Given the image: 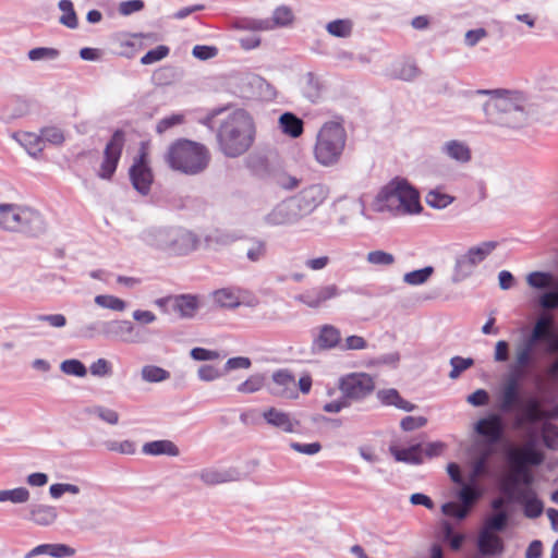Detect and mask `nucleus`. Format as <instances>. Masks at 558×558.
<instances>
[{
    "label": "nucleus",
    "instance_id": "nucleus-20",
    "mask_svg": "<svg viewBox=\"0 0 558 558\" xmlns=\"http://www.w3.org/2000/svg\"><path fill=\"white\" fill-rule=\"evenodd\" d=\"M130 179L134 189L142 195L149 193L153 183V173L145 154H142L130 168Z\"/></svg>",
    "mask_w": 558,
    "mask_h": 558
},
{
    "label": "nucleus",
    "instance_id": "nucleus-22",
    "mask_svg": "<svg viewBox=\"0 0 558 558\" xmlns=\"http://www.w3.org/2000/svg\"><path fill=\"white\" fill-rule=\"evenodd\" d=\"M537 344L541 342H553L556 340L555 320L549 313L539 315L530 333L525 335Z\"/></svg>",
    "mask_w": 558,
    "mask_h": 558
},
{
    "label": "nucleus",
    "instance_id": "nucleus-46",
    "mask_svg": "<svg viewBox=\"0 0 558 558\" xmlns=\"http://www.w3.org/2000/svg\"><path fill=\"white\" fill-rule=\"evenodd\" d=\"M60 54V51L52 47H36L27 52V58L33 62H49L57 60Z\"/></svg>",
    "mask_w": 558,
    "mask_h": 558
},
{
    "label": "nucleus",
    "instance_id": "nucleus-47",
    "mask_svg": "<svg viewBox=\"0 0 558 558\" xmlns=\"http://www.w3.org/2000/svg\"><path fill=\"white\" fill-rule=\"evenodd\" d=\"M527 283L535 289H547L557 284L554 276L549 272L534 271L527 275Z\"/></svg>",
    "mask_w": 558,
    "mask_h": 558
},
{
    "label": "nucleus",
    "instance_id": "nucleus-54",
    "mask_svg": "<svg viewBox=\"0 0 558 558\" xmlns=\"http://www.w3.org/2000/svg\"><path fill=\"white\" fill-rule=\"evenodd\" d=\"M393 73L400 80L412 81L417 77L420 70L413 61H404L396 66Z\"/></svg>",
    "mask_w": 558,
    "mask_h": 558
},
{
    "label": "nucleus",
    "instance_id": "nucleus-25",
    "mask_svg": "<svg viewBox=\"0 0 558 558\" xmlns=\"http://www.w3.org/2000/svg\"><path fill=\"white\" fill-rule=\"evenodd\" d=\"M262 416L272 427L281 429L284 433H299L300 422L276 408H269L262 413Z\"/></svg>",
    "mask_w": 558,
    "mask_h": 558
},
{
    "label": "nucleus",
    "instance_id": "nucleus-43",
    "mask_svg": "<svg viewBox=\"0 0 558 558\" xmlns=\"http://www.w3.org/2000/svg\"><path fill=\"white\" fill-rule=\"evenodd\" d=\"M509 518L508 511L494 512L485 519L482 530L493 533L502 532L508 525Z\"/></svg>",
    "mask_w": 558,
    "mask_h": 558
},
{
    "label": "nucleus",
    "instance_id": "nucleus-11",
    "mask_svg": "<svg viewBox=\"0 0 558 558\" xmlns=\"http://www.w3.org/2000/svg\"><path fill=\"white\" fill-rule=\"evenodd\" d=\"M125 143V134L117 130L104 149V157L97 175L102 180H110L118 167Z\"/></svg>",
    "mask_w": 558,
    "mask_h": 558
},
{
    "label": "nucleus",
    "instance_id": "nucleus-1",
    "mask_svg": "<svg viewBox=\"0 0 558 558\" xmlns=\"http://www.w3.org/2000/svg\"><path fill=\"white\" fill-rule=\"evenodd\" d=\"M476 95H487L483 110L488 121L509 129H521L527 122L526 100L519 92L508 89H477Z\"/></svg>",
    "mask_w": 558,
    "mask_h": 558
},
{
    "label": "nucleus",
    "instance_id": "nucleus-53",
    "mask_svg": "<svg viewBox=\"0 0 558 558\" xmlns=\"http://www.w3.org/2000/svg\"><path fill=\"white\" fill-rule=\"evenodd\" d=\"M86 412L90 415L97 416L110 425H117L119 423V413L112 409L102 405H95L88 408Z\"/></svg>",
    "mask_w": 558,
    "mask_h": 558
},
{
    "label": "nucleus",
    "instance_id": "nucleus-7",
    "mask_svg": "<svg viewBox=\"0 0 558 558\" xmlns=\"http://www.w3.org/2000/svg\"><path fill=\"white\" fill-rule=\"evenodd\" d=\"M379 195L390 210L400 214H417L422 210L418 193L405 180L391 182Z\"/></svg>",
    "mask_w": 558,
    "mask_h": 558
},
{
    "label": "nucleus",
    "instance_id": "nucleus-62",
    "mask_svg": "<svg viewBox=\"0 0 558 558\" xmlns=\"http://www.w3.org/2000/svg\"><path fill=\"white\" fill-rule=\"evenodd\" d=\"M225 372L222 369L210 364L201 365L197 369V376L202 381H214L216 379L221 378Z\"/></svg>",
    "mask_w": 558,
    "mask_h": 558
},
{
    "label": "nucleus",
    "instance_id": "nucleus-2",
    "mask_svg": "<svg viewBox=\"0 0 558 558\" xmlns=\"http://www.w3.org/2000/svg\"><path fill=\"white\" fill-rule=\"evenodd\" d=\"M255 126L252 117L236 109L221 123L217 141L222 154L235 158L246 153L254 142Z\"/></svg>",
    "mask_w": 558,
    "mask_h": 558
},
{
    "label": "nucleus",
    "instance_id": "nucleus-38",
    "mask_svg": "<svg viewBox=\"0 0 558 558\" xmlns=\"http://www.w3.org/2000/svg\"><path fill=\"white\" fill-rule=\"evenodd\" d=\"M215 304L223 308H235L240 306L239 293L232 288H222L213 293Z\"/></svg>",
    "mask_w": 558,
    "mask_h": 558
},
{
    "label": "nucleus",
    "instance_id": "nucleus-50",
    "mask_svg": "<svg viewBox=\"0 0 558 558\" xmlns=\"http://www.w3.org/2000/svg\"><path fill=\"white\" fill-rule=\"evenodd\" d=\"M89 373L94 377L108 378L113 375V366L110 361L104 357H99L94 361L88 368Z\"/></svg>",
    "mask_w": 558,
    "mask_h": 558
},
{
    "label": "nucleus",
    "instance_id": "nucleus-42",
    "mask_svg": "<svg viewBox=\"0 0 558 558\" xmlns=\"http://www.w3.org/2000/svg\"><path fill=\"white\" fill-rule=\"evenodd\" d=\"M326 31L329 35L338 38H348L353 31V23L349 19L333 20L326 25Z\"/></svg>",
    "mask_w": 558,
    "mask_h": 558
},
{
    "label": "nucleus",
    "instance_id": "nucleus-51",
    "mask_svg": "<svg viewBox=\"0 0 558 558\" xmlns=\"http://www.w3.org/2000/svg\"><path fill=\"white\" fill-rule=\"evenodd\" d=\"M544 445L551 450L558 449V426L545 421L542 425Z\"/></svg>",
    "mask_w": 558,
    "mask_h": 558
},
{
    "label": "nucleus",
    "instance_id": "nucleus-9",
    "mask_svg": "<svg viewBox=\"0 0 558 558\" xmlns=\"http://www.w3.org/2000/svg\"><path fill=\"white\" fill-rule=\"evenodd\" d=\"M497 242L486 241L477 246L471 247L465 254L460 255L456 259L454 274L452 280L460 282L470 277L475 267L482 263L495 248Z\"/></svg>",
    "mask_w": 558,
    "mask_h": 558
},
{
    "label": "nucleus",
    "instance_id": "nucleus-49",
    "mask_svg": "<svg viewBox=\"0 0 558 558\" xmlns=\"http://www.w3.org/2000/svg\"><path fill=\"white\" fill-rule=\"evenodd\" d=\"M433 274L434 268L432 266H426L424 268L404 274L403 281L410 286H420L425 283Z\"/></svg>",
    "mask_w": 558,
    "mask_h": 558
},
{
    "label": "nucleus",
    "instance_id": "nucleus-17",
    "mask_svg": "<svg viewBox=\"0 0 558 558\" xmlns=\"http://www.w3.org/2000/svg\"><path fill=\"white\" fill-rule=\"evenodd\" d=\"M301 219L292 199L286 198L277 204L267 215L264 216V222L271 227L292 226Z\"/></svg>",
    "mask_w": 558,
    "mask_h": 558
},
{
    "label": "nucleus",
    "instance_id": "nucleus-14",
    "mask_svg": "<svg viewBox=\"0 0 558 558\" xmlns=\"http://www.w3.org/2000/svg\"><path fill=\"white\" fill-rule=\"evenodd\" d=\"M524 376L509 371V376L502 383L497 397V407L501 412H512L520 404V380Z\"/></svg>",
    "mask_w": 558,
    "mask_h": 558
},
{
    "label": "nucleus",
    "instance_id": "nucleus-5",
    "mask_svg": "<svg viewBox=\"0 0 558 558\" xmlns=\"http://www.w3.org/2000/svg\"><path fill=\"white\" fill-rule=\"evenodd\" d=\"M347 144V131L343 119L326 121L317 132L314 145V158L324 167L339 163Z\"/></svg>",
    "mask_w": 558,
    "mask_h": 558
},
{
    "label": "nucleus",
    "instance_id": "nucleus-40",
    "mask_svg": "<svg viewBox=\"0 0 558 558\" xmlns=\"http://www.w3.org/2000/svg\"><path fill=\"white\" fill-rule=\"evenodd\" d=\"M169 378H170V372H168L167 369H165L160 366L148 364V365H144L141 368V379L144 383L158 384V383L166 381Z\"/></svg>",
    "mask_w": 558,
    "mask_h": 558
},
{
    "label": "nucleus",
    "instance_id": "nucleus-26",
    "mask_svg": "<svg viewBox=\"0 0 558 558\" xmlns=\"http://www.w3.org/2000/svg\"><path fill=\"white\" fill-rule=\"evenodd\" d=\"M27 511L25 519L39 526H49L58 518L57 508L45 504H32Z\"/></svg>",
    "mask_w": 558,
    "mask_h": 558
},
{
    "label": "nucleus",
    "instance_id": "nucleus-57",
    "mask_svg": "<svg viewBox=\"0 0 558 558\" xmlns=\"http://www.w3.org/2000/svg\"><path fill=\"white\" fill-rule=\"evenodd\" d=\"M458 496L461 504L470 510L475 501L480 498L481 493L475 487V485L462 484Z\"/></svg>",
    "mask_w": 558,
    "mask_h": 558
},
{
    "label": "nucleus",
    "instance_id": "nucleus-63",
    "mask_svg": "<svg viewBox=\"0 0 558 558\" xmlns=\"http://www.w3.org/2000/svg\"><path fill=\"white\" fill-rule=\"evenodd\" d=\"M169 48L167 46L160 45L156 48L147 51L142 58L141 63L144 65L153 64L166 58L169 54Z\"/></svg>",
    "mask_w": 558,
    "mask_h": 558
},
{
    "label": "nucleus",
    "instance_id": "nucleus-28",
    "mask_svg": "<svg viewBox=\"0 0 558 558\" xmlns=\"http://www.w3.org/2000/svg\"><path fill=\"white\" fill-rule=\"evenodd\" d=\"M440 153L458 163H466L472 158V153L468 144L459 140L445 142L440 147Z\"/></svg>",
    "mask_w": 558,
    "mask_h": 558
},
{
    "label": "nucleus",
    "instance_id": "nucleus-59",
    "mask_svg": "<svg viewBox=\"0 0 558 558\" xmlns=\"http://www.w3.org/2000/svg\"><path fill=\"white\" fill-rule=\"evenodd\" d=\"M107 450L112 452H119L121 454H134L136 452V445L132 440H123V441H117V440H106L104 442Z\"/></svg>",
    "mask_w": 558,
    "mask_h": 558
},
{
    "label": "nucleus",
    "instance_id": "nucleus-13",
    "mask_svg": "<svg viewBox=\"0 0 558 558\" xmlns=\"http://www.w3.org/2000/svg\"><path fill=\"white\" fill-rule=\"evenodd\" d=\"M536 347L535 341L522 336L514 344L513 362L510 364L509 371L526 375L536 364Z\"/></svg>",
    "mask_w": 558,
    "mask_h": 558
},
{
    "label": "nucleus",
    "instance_id": "nucleus-48",
    "mask_svg": "<svg viewBox=\"0 0 558 558\" xmlns=\"http://www.w3.org/2000/svg\"><path fill=\"white\" fill-rule=\"evenodd\" d=\"M453 197L438 190L429 191L425 196L428 206L436 209H444L453 202Z\"/></svg>",
    "mask_w": 558,
    "mask_h": 558
},
{
    "label": "nucleus",
    "instance_id": "nucleus-44",
    "mask_svg": "<svg viewBox=\"0 0 558 558\" xmlns=\"http://www.w3.org/2000/svg\"><path fill=\"white\" fill-rule=\"evenodd\" d=\"M94 302L97 306L113 312H124L128 307V303L112 294H98L95 296Z\"/></svg>",
    "mask_w": 558,
    "mask_h": 558
},
{
    "label": "nucleus",
    "instance_id": "nucleus-29",
    "mask_svg": "<svg viewBox=\"0 0 558 558\" xmlns=\"http://www.w3.org/2000/svg\"><path fill=\"white\" fill-rule=\"evenodd\" d=\"M477 548L484 556L500 555L504 551V542L496 533L481 530L477 537Z\"/></svg>",
    "mask_w": 558,
    "mask_h": 558
},
{
    "label": "nucleus",
    "instance_id": "nucleus-60",
    "mask_svg": "<svg viewBox=\"0 0 558 558\" xmlns=\"http://www.w3.org/2000/svg\"><path fill=\"white\" fill-rule=\"evenodd\" d=\"M267 244L263 240L255 239L252 241L250 247L246 251V257L252 263H258L266 257Z\"/></svg>",
    "mask_w": 558,
    "mask_h": 558
},
{
    "label": "nucleus",
    "instance_id": "nucleus-52",
    "mask_svg": "<svg viewBox=\"0 0 558 558\" xmlns=\"http://www.w3.org/2000/svg\"><path fill=\"white\" fill-rule=\"evenodd\" d=\"M60 371L65 375L75 377H85L87 375V368L80 360L69 359L64 360L60 364Z\"/></svg>",
    "mask_w": 558,
    "mask_h": 558
},
{
    "label": "nucleus",
    "instance_id": "nucleus-45",
    "mask_svg": "<svg viewBox=\"0 0 558 558\" xmlns=\"http://www.w3.org/2000/svg\"><path fill=\"white\" fill-rule=\"evenodd\" d=\"M31 493L25 487L0 490V502L25 504L29 500Z\"/></svg>",
    "mask_w": 558,
    "mask_h": 558
},
{
    "label": "nucleus",
    "instance_id": "nucleus-27",
    "mask_svg": "<svg viewBox=\"0 0 558 558\" xmlns=\"http://www.w3.org/2000/svg\"><path fill=\"white\" fill-rule=\"evenodd\" d=\"M509 501L522 504L524 507V514L527 518L535 519L543 512V502L536 497L533 488H523L515 497L508 498Z\"/></svg>",
    "mask_w": 558,
    "mask_h": 558
},
{
    "label": "nucleus",
    "instance_id": "nucleus-3",
    "mask_svg": "<svg viewBox=\"0 0 558 558\" xmlns=\"http://www.w3.org/2000/svg\"><path fill=\"white\" fill-rule=\"evenodd\" d=\"M544 460L543 453L536 449V440L531 438L520 448L508 452V461L512 468L511 475L502 483L501 492L507 498L515 497L523 488H532L534 476L530 465H539Z\"/></svg>",
    "mask_w": 558,
    "mask_h": 558
},
{
    "label": "nucleus",
    "instance_id": "nucleus-41",
    "mask_svg": "<svg viewBox=\"0 0 558 558\" xmlns=\"http://www.w3.org/2000/svg\"><path fill=\"white\" fill-rule=\"evenodd\" d=\"M58 8L62 12V15L59 17V23L70 29L77 28L78 20L73 2L71 0H60Z\"/></svg>",
    "mask_w": 558,
    "mask_h": 558
},
{
    "label": "nucleus",
    "instance_id": "nucleus-56",
    "mask_svg": "<svg viewBox=\"0 0 558 558\" xmlns=\"http://www.w3.org/2000/svg\"><path fill=\"white\" fill-rule=\"evenodd\" d=\"M538 298V304L544 311H554L558 308V281L557 284L549 288Z\"/></svg>",
    "mask_w": 558,
    "mask_h": 558
},
{
    "label": "nucleus",
    "instance_id": "nucleus-10",
    "mask_svg": "<svg viewBox=\"0 0 558 558\" xmlns=\"http://www.w3.org/2000/svg\"><path fill=\"white\" fill-rule=\"evenodd\" d=\"M330 190L326 184L314 183L303 187L290 198L301 219H303L314 213L328 198Z\"/></svg>",
    "mask_w": 558,
    "mask_h": 558
},
{
    "label": "nucleus",
    "instance_id": "nucleus-64",
    "mask_svg": "<svg viewBox=\"0 0 558 558\" xmlns=\"http://www.w3.org/2000/svg\"><path fill=\"white\" fill-rule=\"evenodd\" d=\"M366 260L373 265L389 266L395 263V257L385 251H372L367 254Z\"/></svg>",
    "mask_w": 558,
    "mask_h": 558
},
{
    "label": "nucleus",
    "instance_id": "nucleus-15",
    "mask_svg": "<svg viewBox=\"0 0 558 558\" xmlns=\"http://www.w3.org/2000/svg\"><path fill=\"white\" fill-rule=\"evenodd\" d=\"M201 243V239L193 231L179 227L171 226L169 255L185 256L195 251Z\"/></svg>",
    "mask_w": 558,
    "mask_h": 558
},
{
    "label": "nucleus",
    "instance_id": "nucleus-4",
    "mask_svg": "<svg viewBox=\"0 0 558 558\" xmlns=\"http://www.w3.org/2000/svg\"><path fill=\"white\" fill-rule=\"evenodd\" d=\"M165 158L172 170L196 175L208 167L210 154L205 145L181 138L169 146Z\"/></svg>",
    "mask_w": 558,
    "mask_h": 558
},
{
    "label": "nucleus",
    "instance_id": "nucleus-37",
    "mask_svg": "<svg viewBox=\"0 0 558 558\" xmlns=\"http://www.w3.org/2000/svg\"><path fill=\"white\" fill-rule=\"evenodd\" d=\"M314 342L322 350L332 349L340 342V331L331 325H324Z\"/></svg>",
    "mask_w": 558,
    "mask_h": 558
},
{
    "label": "nucleus",
    "instance_id": "nucleus-39",
    "mask_svg": "<svg viewBox=\"0 0 558 558\" xmlns=\"http://www.w3.org/2000/svg\"><path fill=\"white\" fill-rule=\"evenodd\" d=\"M16 140L33 157H36L44 149V140L35 133H19Z\"/></svg>",
    "mask_w": 558,
    "mask_h": 558
},
{
    "label": "nucleus",
    "instance_id": "nucleus-16",
    "mask_svg": "<svg viewBox=\"0 0 558 558\" xmlns=\"http://www.w3.org/2000/svg\"><path fill=\"white\" fill-rule=\"evenodd\" d=\"M193 476L206 486L239 482L245 478V474L236 468L218 469L215 466L203 468L196 471Z\"/></svg>",
    "mask_w": 558,
    "mask_h": 558
},
{
    "label": "nucleus",
    "instance_id": "nucleus-18",
    "mask_svg": "<svg viewBox=\"0 0 558 558\" xmlns=\"http://www.w3.org/2000/svg\"><path fill=\"white\" fill-rule=\"evenodd\" d=\"M517 409H520V412L514 420L515 427L547 421V410L543 409L541 401L535 397L529 398L523 404L520 402Z\"/></svg>",
    "mask_w": 558,
    "mask_h": 558
},
{
    "label": "nucleus",
    "instance_id": "nucleus-19",
    "mask_svg": "<svg viewBox=\"0 0 558 558\" xmlns=\"http://www.w3.org/2000/svg\"><path fill=\"white\" fill-rule=\"evenodd\" d=\"M339 294V288L332 283L306 290L294 299L310 308H319L327 301L337 298Z\"/></svg>",
    "mask_w": 558,
    "mask_h": 558
},
{
    "label": "nucleus",
    "instance_id": "nucleus-21",
    "mask_svg": "<svg viewBox=\"0 0 558 558\" xmlns=\"http://www.w3.org/2000/svg\"><path fill=\"white\" fill-rule=\"evenodd\" d=\"M475 432L485 438L488 444H497L500 441L505 426L499 414L492 413L488 416L477 421L474 427Z\"/></svg>",
    "mask_w": 558,
    "mask_h": 558
},
{
    "label": "nucleus",
    "instance_id": "nucleus-30",
    "mask_svg": "<svg viewBox=\"0 0 558 558\" xmlns=\"http://www.w3.org/2000/svg\"><path fill=\"white\" fill-rule=\"evenodd\" d=\"M272 380L276 385L271 393L279 397L291 398L295 396V378L286 369L277 371L272 374Z\"/></svg>",
    "mask_w": 558,
    "mask_h": 558
},
{
    "label": "nucleus",
    "instance_id": "nucleus-23",
    "mask_svg": "<svg viewBox=\"0 0 558 558\" xmlns=\"http://www.w3.org/2000/svg\"><path fill=\"white\" fill-rule=\"evenodd\" d=\"M171 226H154L141 233L142 241L150 247L168 254Z\"/></svg>",
    "mask_w": 558,
    "mask_h": 558
},
{
    "label": "nucleus",
    "instance_id": "nucleus-12",
    "mask_svg": "<svg viewBox=\"0 0 558 558\" xmlns=\"http://www.w3.org/2000/svg\"><path fill=\"white\" fill-rule=\"evenodd\" d=\"M102 333L109 339L124 343H144L143 332L126 319H116L102 324Z\"/></svg>",
    "mask_w": 558,
    "mask_h": 558
},
{
    "label": "nucleus",
    "instance_id": "nucleus-33",
    "mask_svg": "<svg viewBox=\"0 0 558 558\" xmlns=\"http://www.w3.org/2000/svg\"><path fill=\"white\" fill-rule=\"evenodd\" d=\"M142 452L146 456H168V457H178L180 454V449L178 446L168 439L154 440L145 442L142 447Z\"/></svg>",
    "mask_w": 558,
    "mask_h": 558
},
{
    "label": "nucleus",
    "instance_id": "nucleus-55",
    "mask_svg": "<svg viewBox=\"0 0 558 558\" xmlns=\"http://www.w3.org/2000/svg\"><path fill=\"white\" fill-rule=\"evenodd\" d=\"M269 20L274 23V28L288 26L293 21L292 10L286 5L278 7Z\"/></svg>",
    "mask_w": 558,
    "mask_h": 558
},
{
    "label": "nucleus",
    "instance_id": "nucleus-35",
    "mask_svg": "<svg viewBox=\"0 0 558 558\" xmlns=\"http://www.w3.org/2000/svg\"><path fill=\"white\" fill-rule=\"evenodd\" d=\"M74 554V549L63 544H41L33 548L26 558L39 555H48L54 558L70 557Z\"/></svg>",
    "mask_w": 558,
    "mask_h": 558
},
{
    "label": "nucleus",
    "instance_id": "nucleus-58",
    "mask_svg": "<svg viewBox=\"0 0 558 558\" xmlns=\"http://www.w3.org/2000/svg\"><path fill=\"white\" fill-rule=\"evenodd\" d=\"M265 378L260 374H254L250 376L245 381L241 383L236 387V391L240 393H254L259 391L264 386Z\"/></svg>",
    "mask_w": 558,
    "mask_h": 558
},
{
    "label": "nucleus",
    "instance_id": "nucleus-36",
    "mask_svg": "<svg viewBox=\"0 0 558 558\" xmlns=\"http://www.w3.org/2000/svg\"><path fill=\"white\" fill-rule=\"evenodd\" d=\"M281 131L290 137L298 138L303 134V120L292 112H284L279 118Z\"/></svg>",
    "mask_w": 558,
    "mask_h": 558
},
{
    "label": "nucleus",
    "instance_id": "nucleus-31",
    "mask_svg": "<svg viewBox=\"0 0 558 558\" xmlns=\"http://www.w3.org/2000/svg\"><path fill=\"white\" fill-rule=\"evenodd\" d=\"M389 451L393 456L395 460L398 462L418 465L422 464L424 461L422 444H415L408 448L390 446Z\"/></svg>",
    "mask_w": 558,
    "mask_h": 558
},
{
    "label": "nucleus",
    "instance_id": "nucleus-6",
    "mask_svg": "<svg viewBox=\"0 0 558 558\" xmlns=\"http://www.w3.org/2000/svg\"><path fill=\"white\" fill-rule=\"evenodd\" d=\"M0 229L11 233L36 236L46 231V222L41 214L29 206L1 203Z\"/></svg>",
    "mask_w": 558,
    "mask_h": 558
},
{
    "label": "nucleus",
    "instance_id": "nucleus-32",
    "mask_svg": "<svg viewBox=\"0 0 558 558\" xmlns=\"http://www.w3.org/2000/svg\"><path fill=\"white\" fill-rule=\"evenodd\" d=\"M199 308L198 299L192 294H180L173 296L172 310L177 312L181 318H193Z\"/></svg>",
    "mask_w": 558,
    "mask_h": 558
},
{
    "label": "nucleus",
    "instance_id": "nucleus-8",
    "mask_svg": "<svg viewBox=\"0 0 558 558\" xmlns=\"http://www.w3.org/2000/svg\"><path fill=\"white\" fill-rule=\"evenodd\" d=\"M338 388L351 404L361 402L375 390L374 378L366 373H351L339 378Z\"/></svg>",
    "mask_w": 558,
    "mask_h": 558
},
{
    "label": "nucleus",
    "instance_id": "nucleus-24",
    "mask_svg": "<svg viewBox=\"0 0 558 558\" xmlns=\"http://www.w3.org/2000/svg\"><path fill=\"white\" fill-rule=\"evenodd\" d=\"M303 96L313 104L318 102L326 90L323 77L315 72H306L300 80Z\"/></svg>",
    "mask_w": 558,
    "mask_h": 558
},
{
    "label": "nucleus",
    "instance_id": "nucleus-61",
    "mask_svg": "<svg viewBox=\"0 0 558 558\" xmlns=\"http://www.w3.org/2000/svg\"><path fill=\"white\" fill-rule=\"evenodd\" d=\"M474 360L471 357L453 356L450 359L451 371L449 373L450 379H457L461 373L473 366Z\"/></svg>",
    "mask_w": 558,
    "mask_h": 558
},
{
    "label": "nucleus",
    "instance_id": "nucleus-34",
    "mask_svg": "<svg viewBox=\"0 0 558 558\" xmlns=\"http://www.w3.org/2000/svg\"><path fill=\"white\" fill-rule=\"evenodd\" d=\"M378 400L385 405H395L396 408L403 410L405 412H412L415 410L416 405L403 399L398 390L390 389H381L377 392Z\"/></svg>",
    "mask_w": 558,
    "mask_h": 558
}]
</instances>
